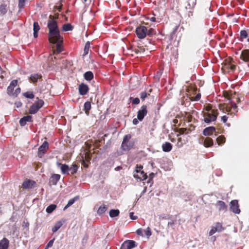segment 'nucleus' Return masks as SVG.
Here are the masks:
<instances>
[{
	"label": "nucleus",
	"mask_w": 249,
	"mask_h": 249,
	"mask_svg": "<svg viewBox=\"0 0 249 249\" xmlns=\"http://www.w3.org/2000/svg\"><path fill=\"white\" fill-rule=\"evenodd\" d=\"M207 112L204 114V121L206 123L209 124L211 122L214 121L217 118L218 113L217 110H212L209 107L206 108Z\"/></svg>",
	"instance_id": "obj_2"
},
{
	"label": "nucleus",
	"mask_w": 249,
	"mask_h": 249,
	"mask_svg": "<svg viewBox=\"0 0 249 249\" xmlns=\"http://www.w3.org/2000/svg\"><path fill=\"white\" fill-rule=\"evenodd\" d=\"M154 175H154V174L153 173H150V174H149V180H151V179H152L153 178V177H154ZM148 182H150V180H148Z\"/></svg>",
	"instance_id": "obj_60"
},
{
	"label": "nucleus",
	"mask_w": 249,
	"mask_h": 249,
	"mask_svg": "<svg viewBox=\"0 0 249 249\" xmlns=\"http://www.w3.org/2000/svg\"><path fill=\"white\" fill-rule=\"evenodd\" d=\"M159 217L161 219H167L169 218L168 215L164 214L160 215Z\"/></svg>",
	"instance_id": "obj_54"
},
{
	"label": "nucleus",
	"mask_w": 249,
	"mask_h": 249,
	"mask_svg": "<svg viewBox=\"0 0 249 249\" xmlns=\"http://www.w3.org/2000/svg\"><path fill=\"white\" fill-rule=\"evenodd\" d=\"M23 96L29 99H33L35 97L34 94L32 91H27L23 93Z\"/></svg>",
	"instance_id": "obj_37"
},
{
	"label": "nucleus",
	"mask_w": 249,
	"mask_h": 249,
	"mask_svg": "<svg viewBox=\"0 0 249 249\" xmlns=\"http://www.w3.org/2000/svg\"><path fill=\"white\" fill-rule=\"evenodd\" d=\"M240 58L246 62L249 61V50H243L241 52Z\"/></svg>",
	"instance_id": "obj_18"
},
{
	"label": "nucleus",
	"mask_w": 249,
	"mask_h": 249,
	"mask_svg": "<svg viewBox=\"0 0 249 249\" xmlns=\"http://www.w3.org/2000/svg\"><path fill=\"white\" fill-rule=\"evenodd\" d=\"M55 239L53 238V239L51 240L47 244V248H50L52 247L53 245V244L54 243Z\"/></svg>",
	"instance_id": "obj_52"
},
{
	"label": "nucleus",
	"mask_w": 249,
	"mask_h": 249,
	"mask_svg": "<svg viewBox=\"0 0 249 249\" xmlns=\"http://www.w3.org/2000/svg\"><path fill=\"white\" fill-rule=\"evenodd\" d=\"M57 166L59 167L61 170V172L64 174H68L69 172V167L66 164H61L60 163H57Z\"/></svg>",
	"instance_id": "obj_20"
},
{
	"label": "nucleus",
	"mask_w": 249,
	"mask_h": 249,
	"mask_svg": "<svg viewBox=\"0 0 249 249\" xmlns=\"http://www.w3.org/2000/svg\"><path fill=\"white\" fill-rule=\"evenodd\" d=\"M147 113V106L143 105L141 107V108L138 110L137 113L138 119L142 121L144 118V116Z\"/></svg>",
	"instance_id": "obj_6"
},
{
	"label": "nucleus",
	"mask_w": 249,
	"mask_h": 249,
	"mask_svg": "<svg viewBox=\"0 0 249 249\" xmlns=\"http://www.w3.org/2000/svg\"><path fill=\"white\" fill-rule=\"evenodd\" d=\"M240 36L242 38H246L248 36V34L245 30H242L240 32Z\"/></svg>",
	"instance_id": "obj_46"
},
{
	"label": "nucleus",
	"mask_w": 249,
	"mask_h": 249,
	"mask_svg": "<svg viewBox=\"0 0 249 249\" xmlns=\"http://www.w3.org/2000/svg\"><path fill=\"white\" fill-rule=\"evenodd\" d=\"M60 178V175L58 174L53 175L50 178L49 182L51 185H55Z\"/></svg>",
	"instance_id": "obj_19"
},
{
	"label": "nucleus",
	"mask_w": 249,
	"mask_h": 249,
	"mask_svg": "<svg viewBox=\"0 0 249 249\" xmlns=\"http://www.w3.org/2000/svg\"><path fill=\"white\" fill-rule=\"evenodd\" d=\"M78 168L77 165L73 164L71 167H69V171L71 172V174H74L77 172Z\"/></svg>",
	"instance_id": "obj_35"
},
{
	"label": "nucleus",
	"mask_w": 249,
	"mask_h": 249,
	"mask_svg": "<svg viewBox=\"0 0 249 249\" xmlns=\"http://www.w3.org/2000/svg\"><path fill=\"white\" fill-rule=\"evenodd\" d=\"M143 232H144L145 234L149 237L151 235V231L150 229L148 227L145 230H143Z\"/></svg>",
	"instance_id": "obj_45"
},
{
	"label": "nucleus",
	"mask_w": 249,
	"mask_h": 249,
	"mask_svg": "<svg viewBox=\"0 0 249 249\" xmlns=\"http://www.w3.org/2000/svg\"><path fill=\"white\" fill-rule=\"evenodd\" d=\"M41 76L37 73L33 74L30 76V80L32 82H36L38 79L41 78Z\"/></svg>",
	"instance_id": "obj_31"
},
{
	"label": "nucleus",
	"mask_w": 249,
	"mask_h": 249,
	"mask_svg": "<svg viewBox=\"0 0 249 249\" xmlns=\"http://www.w3.org/2000/svg\"><path fill=\"white\" fill-rule=\"evenodd\" d=\"M48 147V143L46 141L43 142L42 145L38 148V155L39 157H41L45 153L46 149Z\"/></svg>",
	"instance_id": "obj_11"
},
{
	"label": "nucleus",
	"mask_w": 249,
	"mask_h": 249,
	"mask_svg": "<svg viewBox=\"0 0 249 249\" xmlns=\"http://www.w3.org/2000/svg\"><path fill=\"white\" fill-rule=\"evenodd\" d=\"M119 213H120V211L119 210L112 209L109 211V216L113 218V217L118 216L119 214Z\"/></svg>",
	"instance_id": "obj_32"
},
{
	"label": "nucleus",
	"mask_w": 249,
	"mask_h": 249,
	"mask_svg": "<svg viewBox=\"0 0 249 249\" xmlns=\"http://www.w3.org/2000/svg\"><path fill=\"white\" fill-rule=\"evenodd\" d=\"M130 217L132 220H136L137 219V216L134 215V213L133 212H131L130 213Z\"/></svg>",
	"instance_id": "obj_55"
},
{
	"label": "nucleus",
	"mask_w": 249,
	"mask_h": 249,
	"mask_svg": "<svg viewBox=\"0 0 249 249\" xmlns=\"http://www.w3.org/2000/svg\"><path fill=\"white\" fill-rule=\"evenodd\" d=\"M36 184L35 181L30 179L25 180L22 183V187L26 189H31Z\"/></svg>",
	"instance_id": "obj_10"
},
{
	"label": "nucleus",
	"mask_w": 249,
	"mask_h": 249,
	"mask_svg": "<svg viewBox=\"0 0 249 249\" xmlns=\"http://www.w3.org/2000/svg\"><path fill=\"white\" fill-rule=\"evenodd\" d=\"M40 29V26L37 22H34L33 24L34 36L36 38L38 36L37 33Z\"/></svg>",
	"instance_id": "obj_23"
},
{
	"label": "nucleus",
	"mask_w": 249,
	"mask_h": 249,
	"mask_svg": "<svg viewBox=\"0 0 249 249\" xmlns=\"http://www.w3.org/2000/svg\"><path fill=\"white\" fill-rule=\"evenodd\" d=\"M155 34V31L152 28H150L148 30H147V35H148L149 36H152Z\"/></svg>",
	"instance_id": "obj_49"
},
{
	"label": "nucleus",
	"mask_w": 249,
	"mask_h": 249,
	"mask_svg": "<svg viewBox=\"0 0 249 249\" xmlns=\"http://www.w3.org/2000/svg\"><path fill=\"white\" fill-rule=\"evenodd\" d=\"M218 144L224 143L225 142V138L223 136H220L216 138Z\"/></svg>",
	"instance_id": "obj_38"
},
{
	"label": "nucleus",
	"mask_w": 249,
	"mask_h": 249,
	"mask_svg": "<svg viewBox=\"0 0 249 249\" xmlns=\"http://www.w3.org/2000/svg\"><path fill=\"white\" fill-rule=\"evenodd\" d=\"M150 94L149 93H147L145 91L142 92L140 94L141 98L144 100L145 98L147 97L148 96H149Z\"/></svg>",
	"instance_id": "obj_42"
},
{
	"label": "nucleus",
	"mask_w": 249,
	"mask_h": 249,
	"mask_svg": "<svg viewBox=\"0 0 249 249\" xmlns=\"http://www.w3.org/2000/svg\"><path fill=\"white\" fill-rule=\"evenodd\" d=\"M148 19L152 22H155L156 21V18L154 17L148 18Z\"/></svg>",
	"instance_id": "obj_61"
},
{
	"label": "nucleus",
	"mask_w": 249,
	"mask_h": 249,
	"mask_svg": "<svg viewBox=\"0 0 249 249\" xmlns=\"http://www.w3.org/2000/svg\"><path fill=\"white\" fill-rule=\"evenodd\" d=\"M72 28V25L70 23L64 24L63 25V30L65 32L71 31Z\"/></svg>",
	"instance_id": "obj_34"
},
{
	"label": "nucleus",
	"mask_w": 249,
	"mask_h": 249,
	"mask_svg": "<svg viewBox=\"0 0 249 249\" xmlns=\"http://www.w3.org/2000/svg\"><path fill=\"white\" fill-rule=\"evenodd\" d=\"M133 51L138 55H142L145 52V49L142 47H138L137 48H135L133 50Z\"/></svg>",
	"instance_id": "obj_28"
},
{
	"label": "nucleus",
	"mask_w": 249,
	"mask_h": 249,
	"mask_svg": "<svg viewBox=\"0 0 249 249\" xmlns=\"http://www.w3.org/2000/svg\"><path fill=\"white\" fill-rule=\"evenodd\" d=\"M136 33L139 38H144L147 34V29L144 26H140L136 29Z\"/></svg>",
	"instance_id": "obj_5"
},
{
	"label": "nucleus",
	"mask_w": 249,
	"mask_h": 249,
	"mask_svg": "<svg viewBox=\"0 0 249 249\" xmlns=\"http://www.w3.org/2000/svg\"><path fill=\"white\" fill-rule=\"evenodd\" d=\"M56 208V205L55 204H51L48 206L46 209V211L48 213H52Z\"/></svg>",
	"instance_id": "obj_33"
},
{
	"label": "nucleus",
	"mask_w": 249,
	"mask_h": 249,
	"mask_svg": "<svg viewBox=\"0 0 249 249\" xmlns=\"http://www.w3.org/2000/svg\"><path fill=\"white\" fill-rule=\"evenodd\" d=\"M215 132V128L213 126H209L205 128L203 131V134L205 136L211 135Z\"/></svg>",
	"instance_id": "obj_15"
},
{
	"label": "nucleus",
	"mask_w": 249,
	"mask_h": 249,
	"mask_svg": "<svg viewBox=\"0 0 249 249\" xmlns=\"http://www.w3.org/2000/svg\"><path fill=\"white\" fill-rule=\"evenodd\" d=\"M78 196H75L74 198L70 199L68 202V205L70 206H71L75 202V201L78 199Z\"/></svg>",
	"instance_id": "obj_41"
},
{
	"label": "nucleus",
	"mask_w": 249,
	"mask_h": 249,
	"mask_svg": "<svg viewBox=\"0 0 249 249\" xmlns=\"http://www.w3.org/2000/svg\"><path fill=\"white\" fill-rule=\"evenodd\" d=\"M9 240L6 238H3L0 241V249H7L9 247Z\"/></svg>",
	"instance_id": "obj_21"
},
{
	"label": "nucleus",
	"mask_w": 249,
	"mask_h": 249,
	"mask_svg": "<svg viewBox=\"0 0 249 249\" xmlns=\"http://www.w3.org/2000/svg\"><path fill=\"white\" fill-rule=\"evenodd\" d=\"M201 95L200 94H197L195 97L194 99H193L194 101H198L200 99Z\"/></svg>",
	"instance_id": "obj_58"
},
{
	"label": "nucleus",
	"mask_w": 249,
	"mask_h": 249,
	"mask_svg": "<svg viewBox=\"0 0 249 249\" xmlns=\"http://www.w3.org/2000/svg\"><path fill=\"white\" fill-rule=\"evenodd\" d=\"M78 89L80 95H85L88 92L89 88L87 85L81 83L79 86Z\"/></svg>",
	"instance_id": "obj_9"
},
{
	"label": "nucleus",
	"mask_w": 249,
	"mask_h": 249,
	"mask_svg": "<svg viewBox=\"0 0 249 249\" xmlns=\"http://www.w3.org/2000/svg\"><path fill=\"white\" fill-rule=\"evenodd\" d=\"M196 3V0H188L185 5L186 10H194Z\"/></svg>",
	"instance_id": "obj_13"
},
{
	"label": "nucleus",
	"mask_w": 249,
	"mask_h": 249,
	"mask_svg": "<svg viewBox=\"0 0 249 249\" xmlns=\"http://www.w3.org/2000/svg\"><path fill=\"white\" fill-rule=\"evenodd\" d=\"M138 120H139L138 119V118L137 119L134 118L133 120V124L137 125L139 123Z\"/></svg>",
	"instance_id": "obj_59"
},
{
	"label": "nucleus",
	"mask_w": 249,
	"mask_h": 249,
	"mask_svg": "<svg viewBox=\"0 0 249 249\" xmlns=\"http://www.w3.org/2000/svg\"><path fill=\"white\" fill-rule=\"evenodd\" d=\"M231 106H232V108L234 109H236V108L237 107L235 103H231Z\"/></svg>",
	"instance_id": "obj_63"
},
{
	"label": "nucleus",
	"mask_w": 249,
	"mask_h": 249,
	"mask_svg": "<svg viewBox=\"0 0 249 249\" xmlns=\"http://www.w3.org/2000/svg\"><path fill=\"white\" fill-rule=\"evenodd\" d=\"M47 27L49 30L48 33L49 41H56V39H58L60 37V35L57 21L52 15L49 17Z\"/></svg>",
	"instance_id": "obj_1"
},
{
	"label": "nucleus",
	"mask_w": 249,
	"mask_h": 249,
	"mask_svg": "<svg viewBox=\"0 0 249 249\" xmlns=\"http://www.w3.org/2000/svg\"><path fill=\"white\" fill-rule=\"evenodd\" d=\"M107 207L106 205H102L101 206L98 211H97V213L101 215L103 214H104L106 211L107 210Z\"/></svg>",
	"instance_id": "obj_29"
},
{
	"label": "nucleus",
	"mask_w": 249,
	"mask_h": 249,
	"mask_svg": "<svg viewBox=\"0 0 249 249\" xmlns=\"http://www.w3.org/2000/svg\"><path fill=\"white\" fill-rule=\"evenodd\" d=\"M25 0H19L18 7L19 8L21 9L24 7V6L25 5Z\"/></svg>",
	"instance_id": "obj_47"
},
{
	"label": "nucleus",
	"mask_w": 249,
	"mask_h": 249,
	"mask_svg": "<svg viewBox=\"0 0 249 249\" xmlns=\"http://www.w3.org/2000/svg\"><path fill=\"white\" fill-rule=\"evenodd\" d=\"M32 122V117L30 115H27L21 118L19 120V124L21 126H24L26 125L27 122Z\"/></svg>",
	"instance_id": "obj_17"
},
{
	"label": "nucleus",
	"mask_w": 249,
	"mask_h": 249,
	"mask_svg": "<svg viewBox=\"0 0 249 249\" xmlns=\"http://www.w3.org/2000/svg\"><path fill=\"white\" fill-rule=\"evenodd\" d=\"M134 177L135 178H139L140 180H145L147 178V176L146 174H145L143 171L141 172L139 174H134Z\"/></svg>",
	"instance_id": "obj_24"
},
{
	"label": "nucleus",
	"mask_w": 249,
	"mask_h": 249,
	"mask_svg": "<svg viewBox=\"0 0 249 249\" xmlns=\"http://www.w3.org/2000/svg\"><path fill=\"white\" fill-rule=\"evenodd\" d=\"M8 7L5 4L0 5V18L3 19L4 16L7 13Z\"/></svg>",
	"instance_id": "obj_16"
},
{
	"label": "nucleus",
	"mask_w": 249,
	"mask_h": 249,
	"mask_svg": "<svg viewBox=\"0 0 249 249\" xmlns=\"http://www.w3.org/2000/svg\"><path fill=\"white\" fill-rule=\"evenodd\" d=\"M63 225V222L61 221L57 222L52 228V231L53 232H56Z\"/></svg>",
	"instance_id": "obj_27"
},
{
	"label": "nucleus",
	"mask_w": 249,
	"mask_h": 249,
	"mask_svg": "<svg viewBox=\"0 0 249 249\" xmlns=\"http://www.w3.org/2000/svg\"><path fill=\"white\" fill-rule=\"evenodd\" d=\"M162 150L165 152H170L172 148V144L169 142H165L162 145Z\"/></svg>",
	"instance_id": "obj_22"
},
{
	"label": "nucleus",
	"mask_w": 249,
	"mask_h": 249,
	"mask_svg": "<svg viewBox=\"0 0 249 249\" xmlns=\"http://www.w3.org/2000/svg\"><path fill=\"white\" fill-rule=\"evenodd\" d=\"M131 138L130 135H125L123 139V141L122 143V148L123 150L128 151L132 147L133 144L129 140Z\"/></svg>",
	"instance_id": "obj_3"
},
{
	"label": "nucleus",
	"mask_w": 249,
	"mask_h": 249,
	"mask_svg": "<svg viewBox=\"0 0 249 249\" xmlns=\"http://www.w3.org/2000/svg\"><path fill=\"white\" fill-rule=\"evenodd\" d=\"M84 109L87 115H89V111L91 109V104L90 102L87 101L85 103Z\"/></svg>",
	"instance_id": "obj_26"
},
{
	"label": "nucleus",
	"mask_w": 249,
	"mask_h": 249,
	"mask_svg": "<svg viewBox=\"0 0 249 249\" xmlns=\"http://www.w3.org/2000/svg\"><path fill=\"white\" fill-rule=\"evenodd\" d=\"M143 230L141 229H138L136 231V233L138 235H143Z\"/></svg>",
	"instance_id": "obj_56"
},
{
	"label": "nucleus",
	"mask_w": 249,
	"mask_h": 249,
	"mask_svg": "<svg viewBox=\"0 0 249 249\" xmlns=\"http://www.w3.org/2000/svg\"><path fill=\"white\" fill-rule=\"evenodd\" d=\"M216 232H217V230L215 229L214 227H213L212 229L209 232V236H212L213 234H214Z\"/></svg>",
	"instance_id": "obj_50"
},
{
	"label": "nucleus",
	"mask_w": 249,
	"mask_h": 249,
	"mask_svg": "<svg viewBox=\"0 0 249 249\" xmlns=\"http://www.w3.org/2000/svg\"><path fill=\"white\" fill-rule=\"evenodd\" d=\"M51 43L55 44L56 43V50L57 53L61 52L62 51V46H61V43L63 42L62 38L60 36V37L56 39V41H50Z\"/></svg>",
	"instance_id": "obj_12"
},
{
	"label": "nucleus",
	"mask_w": 249,
	"mask_h": 249,
	"mask_svg": "<svg viewBox=\"0 0 249 249\" xmlns=\"http://www.w3.org/2000/svg\"><path fill=\"white\" fill-rule=\"evenodd\" d=\"M238 201L237 200H232L230 202V209L233 213L236 214H239L240 213Z\"/></svg>",
	"instance_id": "obj_8"
},
{
	"label": "nucleus",
	"mask_w": 249,
	"mask_h": 249,
	"mask_svg": "<svg viewBox=\"0 0 249 249\" xmlns=\"http://www.w3.org/2000/svg\"><path fill=\"white\" fill-rule=\"evenodd\" d=\"M175 224V221L174 220H172L171 221L168 222V226H172Z\"/></svg>",
	"instance_id": "obj_62"
},
{
	"label": "nucleus",
	"mask_w": 249,
	"mask_h": 249,
	"mask_svg": "<svg viewBox=\"0 0 249 249\" xmlns=\"http://www.w3.org/2000/svg\"><path fill=\"white\" fill-rule=\"evenodd\" d=\"M20 92V89L19 88H17L14 91L12 97H16Z\"/></svg>",
	"instance_id": "obj_43"
},
{
	"label": "nucleus",
	"mask_w": 249,
	"mask_h": 249,
	"mask_svg": "<svg viewBox=\"0 0 249 249\" xmlns=\"http://www.w3.org/2000/svg\"><path fill=\"white\" fill-rule=\"evenodd\" d=\"M216 207L217 208L219 211H226L227 209V206L226 205L224 202L219 200L218 201L216 204Z\"/></svg>",
	"instance_id": "obj_14"
},
{
	"label": "nucleus",
	"mask_w": 249,
	"mask_h": 249,
	"mask_svg": "<svg viewBox=\"0 0 249 249\" xmlns=\"http://www.w3.org/2000/svg\"><path fill=\"white\" fill-rule=\"evenodd\" d=\"M204 144L206 147L212 146L213 144L212 139L209 137L205 138L204 140Z\"/></svg>",
	"instance_id": "obj_30"
},
{
	"label": "nucleus",
	"mask_w": 249,
	"mask_h": 249,
	"mask_svg": "<svg viewBox=\"0 0 249 249\" xmlns=\"http://www.w3.org/2000/svg\"><path fill=\"white\" fill-rule=\"evenodd\" d=\"M44 102L42 100H38L33 104L30 108L29 113L31 114L36 113L38 110L43 106Z\"/></svg>",
	"instance_id": "obj_4"
},
{
	"label": "nucleus",
	"mask_w": 249,
	"mask_h": 249,
	"mask_svg": "<svg viewBox=\"0 0 249 249\" xmlns=\"http://www.w3.org/2000/svg\"><path fill=\"white\" fill-rule=\"evenodd\" d=\"M130 99L132 100V102L134 104L137 105L140 103V99L138 98H132L130 97Z\"/></svg>",
	"instance_id": "obj_48"
},
{
	"label": "nucleus",
	"mask_w": 249,
	"mask_h": 249,
	"mask_svg": "<svg viewBox=\"0 0 249 249\" xmlns=\"http://www.w3.org/2000/svg\"><path fill=\"white\" fill-rule=\"evenodd\" d=\"M214 227L217 230V232H220L223 230L222 225L220 223H217L215 226Z\"/></svg>",
	"instance_id": "obj_40"
},
{
	"label": "nucleus",
	"mask_w": 249,
	"mask_h": 249,
	"mask_svg": "<svg viewBox=\"0 0 249 249\" xmlns=\"http://www.w3.org/2000/svg\"><path fill=\"white\" fill-rule=\"evenodd\" d=\"M89 47H90V43H89V41H88L85 44V47H84V54H83L84 56L86 55L87 54H88V52H89Z\"/></svg>",
	"instance_id": "obj_36"
},
{
	"label": "nucleus",
	"mask_w": 249,
	"mask_h": 249,
	"mask_svg": "<svg viewBox=\"0 0 249 249\" xmlns=\"http://www.w3.org/2000/svg\"><path fill=\"white\" fill-rule=\"evenodd\" d=\"M187 13L186 14V17L188 18H191L193 15V10H186Z\"/></svg>",
	"instance_id": "obj_44"
},
{
	"label": "nucleus",
	"mask_w": 249,
	"mask_h": 249,
	"mask_svg": "<svg viewBox=\"0 0 249 249\" xmlns=\"http://www.w3.org/2000/svg\"><path fill=\"white\" fill-rule=\"evenodd\" d=\"M227 119H228V117L226 115H224L221 117V121L223 123H226L227 121Z\"/></svg>",
	"instance_id": "obj_57"
},
{
	"label": "nucleus",
	"mask_w": 249,
	"mask_h": 249,
	"mask_svg": "<svg viewBox=\"0 0 249 249\" xmlns=\"http://www.w3.org/2000/svg\"><path fill=\"white\" fill-rule=\"evenodd\" d=\"M142 167L141 166H138V165L136 167V174H139L142 171Z\"/></svg>",
	"instance_id": "obj_51"
},
{
	"label": "nucleus",
	"mask_w": 249,
	"mask_h": 249,
	"mask_svg": "<svg viewBox=\"0 0 249 249\" xmlns=\"http://www.w3.org/2000/svg\"><path fill=\"white\" fill-rule=\"evenodd\" d=\"M136 246L135 241L128 240L124 241L121 245L120 249H132Z\"/></svg>",
	"instance_id": "obj_7"
},
{
	"label": "nucleus",
	"mask_w": 249,
	"mask_h": 249,
	"mask_svg": "<svg viewBox=\"0 0 249 249\" xmlns=\"http://www.w3.org/2000/svg\"><path fill=\"white\" fill-rule=\"evenodd\" d=\"M122 169V167L121 166H117L115 168V170L117 171H120L121 169Z\"/></svg>",
	"instance_id": "obj_64"
},
{
	"label": "nucleus",
	"mask_w": 249,
	"mask_h": 249,
	"mask_svg": "<svg viewBox=\"0 0 249 249\" xmlns=\"http://www.w3.org/2000/svg\"><path fill=\"white\" fill-rule=\"evenodd\" d=\"M84 77L87 81H90L93 78V74L90 71L86 72L84 74Z\"/></svg>",
	"instance_id": "obj_25"
},
{
	"label": "nucleus",
	"mask_w": 249,
	"mask_h": 249,
	"mask_svg": "<svg viewBox=\"0 0 249 249\" xmlns=\"http://www.w3.org/2000/svg\"><path fill=\"white\" fill-rule=\"evenodd\" d=\"M17 84L18 81L17 80H13L11 82L9 85L15 88L17 85Z\"/></svg>",
	"instance_id": "obj_53"
},
{
	"label": "nucleus",
	"mask_w": 249,
	"mask_h": 249,
	"mask_svg": "<svg viewBox=\"0 0 249 249\" xmlns=\"http://www.w3.org/2000/svg\"><path fill=\"white\" fill-rule=\"evenodd\" d=\"M14 87H13L11 86H9L7 88V94L10 96H13V92H14Z\"/></svg>",
	"instance_id": "obj_39"
}]
</instances>
